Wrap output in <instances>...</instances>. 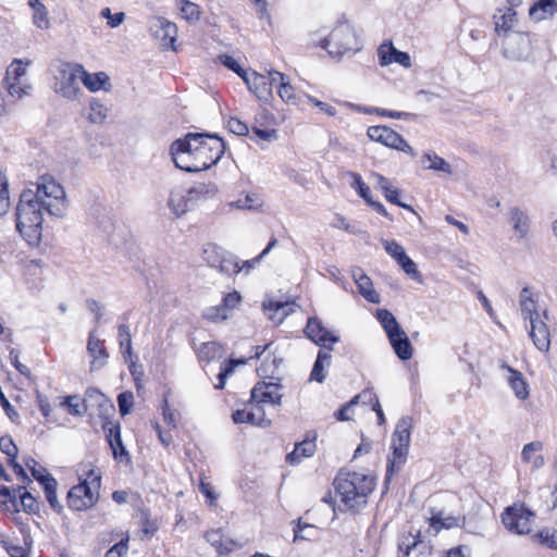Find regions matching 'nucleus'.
<instances>
[{"label": "nucleus", "mask_w": 557, "mask_h": 557, "mask_svg": "<svg viewBox=\"0 0 557 557\" xmlns=\"http://www.w3.org/2000/svg\"><path fill=\"white\" fill-rule=\"evenodd\" d=\"M140 523L141 531L147 536H152L159 529V524L156 520L150 519L149 512L147 510L140 511Z\"/></svg>", "instance_id": "864d4df0"}, {"label": "nucleus", "mask_w": 557, "mask_h": 557, "mask_svg": "<svg viewBox=\"0 0 557 557\" xmlns=\"http://www.w3.org/2000/svg\"><path fill=\"white\" fill-rule=\"evenodd\" d=\"M507 220L512 226L515 236L519 240L528 237L531 227V220L525 210H522L519 207H510L507 211Z\"/></svg>", "instance_id": "6ab92c4d"}, {"label": "nucleus", "mask_w": 557, "mask_h": 557, "mask_svg": "<svg viewBox=\"0 0 557 557\" xmlns=\"http://www.w3.org/2000/svg\"><path fill=\"white\" fill-rule=\"evenodd\" d=\"M203 189L205 186L193 187L188 190L187 196L181 191L173 190L170 194L168 206L180 218L189 210V202L202 194Z\"/></svg>", "instance_id": "f3484780"}, {"label": "nucleus", "mask_w": 557, "mask_h": 557, "mask_svg": "<svg viewBox=\"0 0 557 557\" xmlns=\"http://www.w3.org/2000/svg\"><path fill=\"white\" fill-rule=\"evenodd\" d=\"M177 9L182 18L189 23H194L200 20L201 11L199 5L188 0H177Z\"/></svg>", "instance_id": "e433bc0d"}, {"label": "nucleus", "mask_w": 557, "mask_h": 557, "mask_svg": "<svg viewBox=\"0 0 557 557\" xmlns=\"http://www.w3.org/2000/svg\"><path fill=\"white\" fill-rule=\"evenodd\" d=\"M315 528L309 523H301L298 520L297 527L294 529V541L311 540L314 536Z\"/></svg>", "instance_id": "5fc2aeb1"}, {"label": "nucleus", "mask_w": 557, "mask_h": 557, "mask_svg": "<svg viewBox=\"0 0 557 557\" xmlns=\"http://www.w3.org/2000/svg\"><path fill=\"white\" fill-rule=\"evenodd\" d=\"M367 135L371 140L381 143L386 147L414 156L413 149L404 139V137L387 126H370L368 128Z\"/></svg>", "instance_id": "0eeeda50"}, {"label": "nucleus", "mask_w": 557, "mask_h": 557, "mask_svg": "<svg viewBox=\"0 0 557 557\" xmlns=\"http://www.w3.org/2000/svg\"><path fill=\"white\" fill-rule=\"evenodd\" d=\"M82 83L90 91H98L100 89L109 90L111 87L109 76L104 72L90 74L86 72L84 67L82 73Z\"/></svg>", "instance_id": "c756f323"}, {"label": "nucleus", "mask_w": 557, "mask_h": 557, "mask_svg": "<svg viewBox=\"0 0 557 557\" xmlns=\"http://www.w3.org/2000/svg\"><path fill=\"white\" fill-rule=\"evenodd\" d=\"M422 164L425 169L440 171L446 174H451V166L442 157L435 152H428L422 158Z\"/></svg>", "instance_id": "c9c22d12"}, {"label": "nucleus", "mask_w": 557, "mask_h": 557, "mask_svg": "<svg viewBox=\"0 0 557 557\" xmlns=\"http://www.w3.org/2000/svg\"><path fill=\"white\" fill-rule=\"evenodd\" d=\"M557 12V2L555 0H535L529 10L531 18L543 21L553 16Z\"/></svg>", "instance_id": "c85d7f7f"}, {"label": "nucleus", "mask_w": 557, "mask_h": 557, "mask_svg": "<svg viewBox=\"0 0 557 557\" xmlns=\"http://www.w3.org/2000/svg\"><path fill=\"white\" fill-rule=\"evenodd\" d=\"M540 542L549 548L557 549V531L542 530L536 534Z\"/></svg>", "instance_id": "69168bd1"}, {"label": "nucleus", "mask_w": 557, "mask_h": 557, "mask_svg": "<svg viewBox=\"0 0 557 557\" xmlns=\"http://www.w3.org/2000/svg\"><path fill=\"white\" fill-rule=\"evenodd\" d=\"M277 94L285 102L295 101V90L288 78H286L284 83L277 85Z\"/></svg>", "instance_id": "e2e57ef3"}, {"label": "nucleus", "mask_w": 557, "mask_h": 557, "mask_svg": "<svg viewBox=\"0 0 557 557\" xmlns=\"http://www.w3.org/2000/svg\"><path fill=\"white\" fill-rule=\"evenodd\" d=\"M530 325L529 335L535 347L541 351H548L550 347V336L545 321L541 319L540 314H535V318L531 319Z\"/></svg>", "instance_id": "4be33fe9"}, {"label": "nucleus", "mask_w": 557, "mask_h": 557, "mask_svg": "<svg viewBox=\"0 0 557 557\" xmlns=\"http://www.w3.org/2000/svg\"><path fill=\"white\" fill-rule=\"evenodd\" d=\"M101 475L90 470L87 479L73 486L67 493V505L71 509L82 511L91 508L99 499Z\"/></svg>", "instance_id": "39448f33"}, {"label": "nucleus", "mask_w": 557, "mask_h": 557, "mask_svg": "<svg viewBox=\"0 0 557 557\" xmlns=\"http://www.w3.org/2000/svg\"><path fill=\"white\" fill-rule=\"evenodd\" d=\"M186 136L194 151L196 166L200 171L215 165L225 152V143L218 134L188 133Z\"/></svg>", "instance_id": "7ed1b4c3"}, {"label": "nucleus", "mask_w": 557, "mask_h": 557, "mask_svg": "<svg viewBox=\"0 0 557 557\" xmlns=\"http://www.w3.org/2000/svg\"><path fill=\"white\" fill-rule=\"evenodd\" d=\"M243 79L247 84L249 90L252 91L258 99L267 101L272 97V83H268V77L265 75H261L256 72L250 74L246 73Z\"/></svg>", "instance_id": "5701e85b"}, {"label": "nucleus", "mask_w": 557, "mask_h": 557, "mask_svg": "<svg viewBox=\"0 0 557 557\" xmlns=\"http://www.w3.org/2000/svg\"><path fill=\"white\" fill-rule=\"evenodd\" d=\"M30 462H27L26 466L29 468L32 475L44 487L45 484H48L49 481H55V479L47 471V469L40 466L36 460L30 459Z\"/></svg>", "instance_id": "37998d69"}, {"label": "nucleus", "mask_w": 557, "mask_h": 557, "mask_svg": "<svg viewBox=\"0 0 557 557\" xmlns=\"http://www.w3.org/2000/svg\"><path fill=\"white\" fill-rule=\"evenodd\" d=\"M61 405L67 409L70 414L73 416H83L86 412L84 409V399H81L77 395L65 397Z\"/></svg>", "instance_id": "c03bdc74"}, {"label": "nucleus", "mask_w": 557, "mask_h": 557, "mask_svg": "<svg viewBox=\"0 0 557 557\" xmlns=\"http://www.w3.org/2000/svg\"><path fill=\"white\" fill-rule=\"evenodd\" d=\"M203 317L212 322H220L228 319L230 313L225 310L223 305L210 307L206 310Z\"/></svg>", "instance_id": "6e6d98bb"}, {"label": "nucleus", "mask_w": 557, "mask_h": 557, "mask_svg": "<svg viewBox=\"0 0 557 557\" xmlns=\"http://www.w3.org/2000/svg\"><path fill=\"white\" fill-rule=\"evenodd\" d=\"M148 29L152 37L161 42L163 49H173L177 36L174 23L161 16H152L148 21Z\"/></svg>", "instance_id": "f8f14e48"}, {"label": "nucleus", "mask_w": 557, "mask_h": 557, "mask_svg": "<svg viewBox=\"0 0 557 557\" xmlns=\"http://www.w3.org/2000/svg\"><path fill=\"white\" fill-rule=\"evenodd\" d=\"M84 409L90 410L102 419L111 418L115 412L113 403L99 389L88 388L84 397Z\"/></svg>", "instance_id": "2eb2a0df"}, {"label": "nucleus", "mask_w": 557, "mask_h": 557, "mask_svg": "<svg viewBox=\"0 0 557 557\" xmlns=\"http://www.w3.org/2000/svg\"><path fill=\"white\" fill-rule=\"evenodd\" d=\"M317 434L308 432L305 440L296 443L292 453L287 454L286 462L292 466L298 465L304 458L313 456L317 449L315 445Z\"/></svg>", "instance_id": "412c9836"}, {"label": "nucleus", "mask_w": 557, "mask_h": 557, "mask_svg": "<svg viewBox=\"0 0 557 557\" xmlns=\"http://www.w3.org/2000/svg\"><path fill=\"white\" fill-rule=\"evenodd\" d=\"M530 38L527 34L515 32L505 37L503 55L509 60L520 61L528 57L530 51Z\"/></svg>", "instance_id": "4468645a"}, {"label": "nucleus", "mask_w": 557, "mask_h": 557, "mask_svg": "<svg viewBox=\"0 0 557 557\" xmlns=\"http://www.w3.org/2000/svg\"><path fill=\"white\" fill-rule=\"evenodd\" d=\"M397 263L405 271V273L411 276L413 280L420 278V273L417 270L416 263L407 255L404 256Z\"/></svg>", "instance_id": "0e129e2a"}, {"label": "nucleus", "mask_w": 557, "mask_h": 557, "mask_svg": "<svg viewBox=\"0 0 557 557\" xmlns=\"http://www.w3.org/2000/svg\"><path fill=\"white\" fill-rule=\"evenodd\" d=\"M332 350L320 349L317 356V359L313 363L310 381H315L318 383H323L326 377V370L331 366L332 361Z\"/></svg>", "instance_id": "cd10ccee"}, {"label": "nucleus", "mask_w": 557, "mask_h": 557, "mask_svg": "<svg viewBox=\"0 0 557 557\" xmlns=\"http://www.w3.org/2000/svg\"><path fill=\"white\" fill-rule=\"evenodd\" d=\"M196 351L199 360L206 362L222 358L224 352L223 347L216 342L202 343Z\"/></svg>", "instance_id": "473e14b6"}, {"label": "nucleus", "mask_w": 557, "mask_h": 557, "mask_svg": "<svg viewBox=\"0 0 557 557\" xmlns=\"http://www.w3.org/2000/svg\"><path fill=\"white\" fill-rule=\"evenodd\" d=\"M0 450L10 459H16L18 453L16 445L10 436H2L0 438Z\"/></svg>", "instance_id": "680f3d73"}, {"label": "nucleus", "mask_w": 557, "mask_h": 557, "mask_svg": "<svg viewBox=\"0 0 557 557\" xmlns=\"http://www.w3.org/2000/svg\"><path fill=\"white\" fill-rule=\"evenodd\" d=\"M352 278L361 296L371 304L380 302V295L374 290L371 278L361 269L352 271Z\"/></svg>", "instance_id": "a878e982"}, {"label": "nucleus", "mask_w": 557, "mask_h": 557, "mask_svg": "<svg viewBox=\"0 0 557 557\" xmlns=\"http://www.w3.org/2000/svg\"><path fill=\"white\" fill-rule=\"evenodd\" d=\"M102 429L106 433V438L112 449L115 459L122 456H127L128 453L123 445L121 437V425L119 422H113L109 419H103Z\"/></svg>", "instance_id": "a211bd4d"}, {"label": "nucleus", "mask_w": 557, "mask_h": 557, "mask_svg": "<svg viewBox=\"0 0 557 557\" xmlns=\"http://www.w3.org/2000/svg\"><path fill=\"white\" fill-rule=\"evenodd\" d=\"M170 153L175 165L185 172H200L196 166V159L187 136L174 140L170 147Z\"/></svg>", "instance_id": "9b49d317"}, {"label": "nucleus", "mask_w": 557, "mask_h": 557, "mask_svg": "<svg viewBox=\"0 0 557 557\" xmlns=\"http://www.w3.org/2000/svg\"><path fill=\"white\" fill-rule=\"evenodd\" d=\"M280 383L259 382L251 391V399L255 403H267L272 405H281L282 394Z\"/></svg>", "instance_id": "dca6fc26"}, {"label": "nucleus", "mask_w": 557, "mask_h": 557, "mask_svg": "<svg viewBox=\"0 0 557 557\" xmlns=\"http://www.w3.org/2000/svg\"><path fill=\"white\" fill-rule=\"evenodd\" d=\"M83 65H66L60 71L57 91L67 99H75L81 92Z\"/></svg>", "instance_id": "9d476101"}, {"label": "nucleus", "mask_w": 557, "mask_h": 557, "mask_svg": "<svg viewBox=\"0 0 557 557\" xmlns=\"http://www.w3.org/2000/svg\"><path fill=\"white\" fill-rule=\"evenodd\" d=\"M334 488L341 497L342 510L360 512L368 504L369 495L375 487L373 476L359 472L341 471L334 480Z\"/></svg>", "instance_id": "f03ea898"}, {"label": "nucleus", "mask_w": 557, "mask_h": 557, "mask_svg": "<svg viewBox=\"0 0 557 557\" xmlns=\"http://www.w3.org/2000/svg\"><path fill=\"white\" fill-rule=\"evenodd\" d=\"M216 270L226 276H233L239 273L242 268L238 258L231 252L225 251L216 267Z\"/></svg>", "instance_id": "f704fd0d"}, {"label": "nucleus", "mask_w": 557, "mask_h": 557, "mask_svg": "<svg viewBox=\"0 0 557 557\" xmlns=\"http://www.w3.org/2000/svg\"><path fill=\"white\" fill-rule=\"evenodd\" d=\"M509 373L507 381L510 388L513 391L517 398L524 400L529 397V385L525 382L522 373L510 366H503Z\"/></svg>", "instance_id": "bb28decb"}, {"label": "nucleus", "mask_w": 557, "mask_h": 557, "mask_svg": "<svg viewBox=\"0 0 557 557\" xmlns=\"http://www.w3.org/2000/svg\"><path fill=\"white\" fill-rule=\"evenodd\" d=\"M288 304L286 302H269L264 305V311H273V314H270L269 318L276 322L282 323L284 318L288 314L287 311Z\"/></svg>", "instance_id": "49530a36"}, {"label": "nucleus", "mask_w": 557, "mask_h": 557, "mask_svg": "<svg viewBox=\"0 0 557 557\" xmlns=\"http://www.w3.org/2000/svg\"><path fill=\"white\" fill-rule=\"evenodd\" d=\"M382 245L385 249V251L393 258L396 260V262H398L399 260H401V258L404 256H406V251L404 249L403 246H400L397 242L395 240H388V239H382Z\"/></svg>", "instance_id": "603ef678"}, {"label": "nucleus", "mask_w": 557, "mask_h": 557, "mask_svg": "<svg viewBox=\"0 0 557 557\" xmlns=\"http://www.w3.org/2000/svg\"><path fill=\"white\" fill-rule=\"evenodd\" d=\"M67 210L63 187L52 178L41 177L36 189H25L16 207V228L29 243L41 239L45 215L62 218Z\"/></svg>", "instance_id": "f257e3e1"}, {"label": "nucleus", "mask_w": 557, "mask_h": 557, "mask_svg": "<svg viewBox=\"0 0 557 557\" xmlns=\"http://www.w3.org/2000/svg\"><path fill=\"white\" fill-rule=\"evenodd\" d=\"M57 485L58 482L55 481H49L48 484H45L44 492L47 502L49 503L50 507L58 513H60L63 510L62 504L59 502L57 496Z\"/></svg>", "instance_id": "79ce46f5"}, {"label": "nucleus", "mask_w": 557, "mask_h": 557, "mask_svg": "<svg viewBox=\"0 0 557 557\" xmlns=\"http://www.w3.org/2000/svg\"><path fill=\"white\" fill-rule=\"evenodd\" d=\"M411 419L401 418L396 425L392 436V455L387 458L385 481H389L394 473L398 472L405 465L410 443Z\"/></svg>", "instance_id": "20e7f679"}, {"label": "nucleus", "mask_w": 557, "mask_h": 557, "mask_svg": "<svg viewBox=\"0 0 557 557\" xmlns=\"http://www.w3.org/2000/svg\"><path fill=\"white\" fill-rule=\"evenodd\" d=\"M375 315L387 335L399 330L400 325L389 310L377 309Z\"/></svg>", "instance_id": "a19ab883"}, {"label": "nucleus", "mask_w": 557, "mask_h": 557, "mask_svg": "<svg viewBox=\"0 0 557 557\" xmlns=\"http://www.w3.org/2000/svg\"><path fill=\"white\" fill-rule=\"evenodd\" d=\"M3 546L10 557H29L28 552L21 545L4 541Z\"/></svg>", "instance_id": "774afa93"}, {"label": "nucleus", "mask_w": 557, "mask_h": 557, "mask_svg": "<svg viewBox=\"0 0 557 557\" xmlns=\"http://www.w3.org/2000/svg\"><path fill=\"white\" fill-rule=\"evenodd\" d=\"M20 498H21L22 509L25 512L37 513L39 511V504H38L37 499L29 492L26 491L25 486H24V490H23Z\"/></svg>", "instance_id": "3c124183"}, {"label": "nucleus", "mask_w": 557, "mask_h": 557, "mask_svg": "<svg viewBox=\"0 0 557 557\" xmlns=\"http://www.w3.org/2000/svg\"><path fill=\"white\" fill-rule=\"evenodd\" d=\"M242 302V295L237 290L227 293L223 299L222 305L227 312L235 309Z\"/></svg>", "instance_id": "338daca9"}, {"label": "nucleus", "mask_w": 557, "mask_h": 557, "mask_svg": "<svg viewBox=\"0 0 557 557\" xmlns=\"http://www.w3.org/2000/svg\"><path fill=\"white\" fill-rule=\"evenodd\" d=\"M10 208V197L7 180L0 175V216L4 215Z\"/></svg>", "instance_id": "13d9d810"}, {"label": "nucleus", "mask_w": 557, "mask_h": 557, "mask_svg": "<svg viewBox=\"0 0 557 557\" xmlns=\"http://www.w3.org/2000/svg\"><path fill=\"white\" fill-rule=\"evenodd\" d=\"M304 332L310 341L324 350H332V345L339 342V336L330 332L317 317L308 319Z\"/></svg>", "instance_id": "ddd939ff"}, {"label": "nucleus", "mask_w": 557, "mask_h": 557, "mask_svg": "<svg viewBox=\"0 0 557 557\" xmlns=\"http://www.w3.org/2000/svg\"><path fill=\"white\" fill-rule=\"evenodd\" d=\"M377 55L381 66H387L392 63H398L404 67L411 66V59L407 52L397 50L392 42H384L377 49Z\"/></svg>", "instance_id": "aec40b11"}, {"label": "nucleus", "mask_w": 557, "mask_h": 557, "mask_svg": "<svg viewBox=\"0 0 557 557\" xmlns=\"http://www.w3.org/2000/svg\"><path fill=\"white\" fill-rule=\"evenodd\" d=\"M33 22L34 25L40 29H47L50 27L48 10L44 3L33 9Z\"/></svg>", "instance_id": "09e8293b"}, {"label": "nucleus", "mask_w": 557, "mask_h": 557, "mask_svg": "<svg viewBox=\"0 0 557 557\" xmlns=\"http://www.w3.org/2000/svg\"><path fill=\"white\" fill-rule=\"evenodd\" d=\"M388 341L400 360H409L412 357V346L405 331L399 330L387 335Z\"/></svg>", "instance_id": "b1692460"}, {"label": "nucleus", "mask_w": 557, "mask_h": 557, "mask_svg": "<svg viewBox=\"0 0 557 557\" xmlns=\"http://www.w3.org/2000/svg\"><path fill=\"white\" fill-rule=\"evenodd\" d=\"M224 253V249H222L215 244L209 243L203 247L202 258L208 263L209 267L216 269Z\"/></svg>", "instance_id": "58836bf2"}, {"label": "nucleus", "mask_w": 557, "mask_h": 557, "mask_svg": "<svg viewBox=\"0 0 557 557\" xmlns=\"http://www.w3.org/2000/svg\"><path fill=\"white\" fill-rule=\"evenodd\" d=\"M25 75L26 67L23 65V61L15 59L8 67L5 75V88L13 98L21 99L29 94L32 86L24 82Z\"/></svg>", "instance_id": "1a4fd4ad"}, {"label": "nucleus", "mask_w": 557, "mask_h": 557, "mask_svg": "<svg viewBox=\"0 0 557 557\" xmlns=\"http://www.w3.org/2000/svg\"><path fill=\"white\" fill-rule=\"evenodd\" d=\"M321 47L330 55L341 58L346 53H356L360 50L357 36L352 27L348 24H342L335 27L327 38L323 39Z\"/></svg>", "instance_id": "423d86ee"}, {"label": "nucleus", "mask_w": 557, "mask_h": 557, "mask_svg": "<svg viewBox=\"0 0 557 557\" xmlns=\"http://www.w3.org/2000/svg\"><path fill=\"white\" fill-rule=\"evenodd\" d=\"M90 113L89 120L92 123H102L107 119L108 109L96 99H91L89 102Z\"/></svg>", "instance_id": "de8ad7c7"}, {"label": "nucleus", "mask_w": 557, "mask_h": 557, "mask_svg": "<svg viewBox=\"0 0 557 557\" xmlns=\"http://www.w3.org/2000/svg\"><path fill=\"white\" fill-rule=\"evenodd\" d=\"M117 337H119V345L122 350V354L127 360L128 358H132L133 356V349H132V335L129 327L125 324H121L117 330Z\"/></svg>", "instance_id": "ea45409f"}, {"label": "nucleus", "mask_w": 557, "mask_h": 557, "mask_svg": "<svg viewBox=\"0 0 557 557\" xmlns=\"http://www.w3.org/2000/svg\"><path fill=\"white\" fill-rule=\"evenodd\" d=\"M495 21V32L498 36H504V38L509 33H513L511 30L513 24L516 23V12L513 9L509 8L506 12L502 13L500 15H494Z\"/></svg>", "instance_id": "7c9ffc66"}, {"label": "nucleus", "mask_w": 557, "mask_h": 557, "mask_svg": "<svg viewBox=\"0 0 557 557\" xmlns=\"http://www.w3.org/2000/svg\"><path fill=\"white\" fill-rule=\"evenodd\" d=\"M520 310L524 320L535 318L536 312L535 301L529 287H523L519 295Z\"/></svg>", "instance_id": "72a5a7b5"}, {"label": "nucleus", "mask_w": 557, "mask_h": 557, "mask_svg": "<svg viewBox=\"0 0 557 557\" xmlns=\"http://www.w3.org/2000/svg\"><path fill=\"white\" fill-rule=\"evenodd\" d=\"M134 404V395L132 392L126 391L117 395V405L120 413L124 417L129 413Z\"/></svg>", "instance_id": "4d7b16f0"}, {"label": "nucleus", "mask_w": 557, "mask_h": 557, "mask_svg": "<svg viewBox=\"0 0 557 557\" xmlns=\"http://www.w3.org/2000/svg\"><path fill=\"white\" fill-rule=\"evenodd\" d=\"M100 16L102 18H107L108 20V25L111 28L119 27L124 22V20H125V13L119 12V13L112 14L110 8H103L100 11Z\"/></svg>", "instance_id": "bf43d9fd"}, {"label": "nucleus", "mask_w": 557, "mask_h": 557, "mask_svg": "<svg viewBox=\"0 0 557 557\" xmlns=\"http://www.w3.org/2000/svg\"><path fill=\"white\" fill-rule=\"evenodd\" d=\"M87 351L92 358L91 369H99L107 363L108 352L104 342L96 337L95 332L89 333Z\"/></svg>", "instance_id": "393cba45"}, {"label": "nucleus", "mask_w": 557, "mask_h": 557, "mask_svg": "<svg viewBox=\"0 0 557 557\" xmlns=\"http://www.w3.org/2000/svg\"><path fill=\"white\" fill-rule=\"evenodd\" d=\"M430 527L437 533L442 529H451L459 525V519L454 516H444L442 511L434 513L430 519Z\"/></svg>", "instance_id": "4c0bfd02"}, {"label": "nucleus", "mask_w": 557, "mask_h": 557, "mask_svg": "<svg viewBox=\"0 0 557 557\" xmlns=\"http://www.w3.org/2000/svg\"><path fill=\"white\" fill-rule=\"evenodd\" d=\"M219 60L224 66L236 73L242 78L246 75L247 72L239 65V63L233 57L227 54H221L219 55Z\"/></svg>", "instance_id": "052dcab7"}, {"label": "nucleus", "mask_w": 557, "mask_h": 557, "mask_svg": "<svg viewBox=\"0 0 557 557\" xmlns=\"http://www.w3.org/2000/svg\"><path fill=\"white\" fill-rule=\"evenodd\" d=\"M232 419L234 423H250L260 426H267L270 424V420L257 413L255 410L247 411L246 409H238L233 412Z\"/></svg>", "instance_id": "2f4dec72"}, {"label": "nucleus", "mask_w": 557, "mask_h": 557, "mask_svg": "<svg viewBox=\"0 0 557 557\" xmlns=\"http://www.w3.org/2000/svg\"><path fill=\"white\" fill-rule=\"evenodd\" d=\"M533 513L523 506H510L502 513L504 525L513 533L527 534L531 531V518Z\"/></svg>", "instance_id": "6e6552de"}, {"label": "nucleus", "mask_w": 557, "mask_h": 557, "mask_svg": "<svg viewBox=\"0 0 557 557\" xmlns=\"http://www.w3.org/2000/svg\"><path fill=\"white\" fill-rule=\"evenodd\" d=\"M349 176L352 178L351 187L357 194L364 199L367 203L372 200L370 187L362 181L361 176L355 172H349Z\"/></svg>", "instance_id": "a18cd8bd"}, {"label": "nucleus", "mask_w": 557, "mask_h": 557, "mask_svg": "<svg viewBox=\"0 0 557 557\" xmlns=\"http://www.w3.org/2000/svg\"><path fill=\"white\" fill-rule=\"evenodd\" d=\"M23 490L24 486H17L8 500H0V506H3L8 511L20 512L22 508L20 496Z\"/></svg>", "instance_id": "8fccbe9b"}]
</instances>
